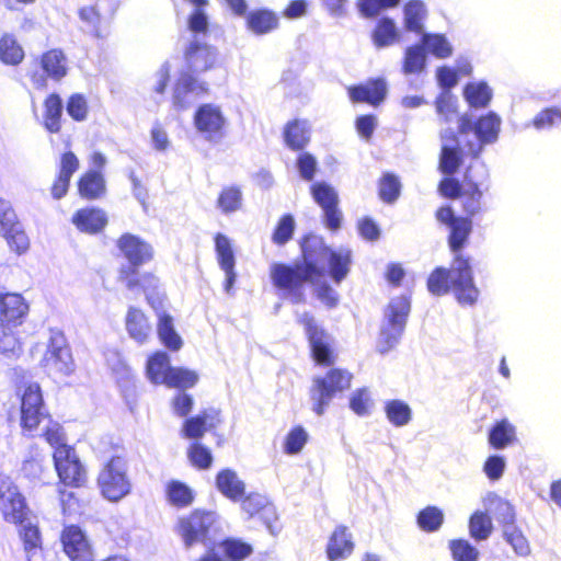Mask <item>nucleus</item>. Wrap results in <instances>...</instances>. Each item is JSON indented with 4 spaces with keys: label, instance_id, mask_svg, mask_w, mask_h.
<instances>
[{
    "label": "nucleus",
    "instance_id": "1",
    "mask_svg": "<svg viewBox=\"0 0 561 561\" xmlns=\"http://www.w3.org/2000/svg\"><path fill=\"white\" fill-rule=\"evenodd\" d=\"M302 262L294 264L275 262L270 266L271 282L291 304L306 301L305 285L324 276L325 265L331 278L340 284L348 274L352 262L350 249L329 248L321 238H307L302 245Z\"/></svg>",
    "mask_w": 561,
    "mask_h": 561
},
{
    "label": "nucleus",
    "instance_id": "2",
    "mask_svg": "<svg viewBox=\"0 0 561 561\" xmlns=\"http://www.w3.org/2000/svg\"><path fill=\"white\" fill-rule=\"evenodd\" d=\"M448 238L450 250L456 254L449 268L436 267L428 276L427 288L436 296L453 291L461 306H473L479 298V289L473 280V273L468 257L458 252L465 247L472 231L469 218H458L453 224Z\"/></svg>",
    "mask_w": 561,
    "mask_h": 561
},
{
    "label": "nucleus",
    "instance_id": "3",
    "mask_svg": "<svg viewBox=\"0 0 561 561\" xmlns=\"http://www.w3.org/2000/svg\"><path fill=\"white\" fill-rule=\"evenodd\" d=\"M502 119L494 113L489 112L479 117L476 122L469 115H462L458 118V129L461 136L473 134L474 140H468L465 144L467 153L473 158H478L484 146L492 145L497 141L501 131Z\"/></svg>",
    "mask_w": 561,
    "mask_h": 561
},
{
    "label": "nucleus",
    "instance_id": "4",
    "mask_svg": "<svg viewBox=\"0 0 561 561\" xmlns=\"http://www.w3.org/2000/svg\"><path fill=\"white\" fill-rule=\"evenodd\" d=\"M411 310V302L407 296H398L390 300L383 311L377 348L385 354L394 348L404 332L407 320Z\"/></svg>",
    "mask_w": 561,
    "mask_h": 561
},
{
    "label": "nucleus",
    "instance_id": "5",
    "mask_svg": "<svg viewBox=\"0 0 561 561\" xmlns=\"http://www.w3.org/2000/svg\"><path fill=\"white\" fill-rule=\"evenodd\" d=\"M146 373L148 379L156 386H195L199 381L195 370L172 367L169 355L161 351L148 358Z\"/></svg>",
    "mask_w": 561,
    "mask_h": 561
},
{
    "label": "nucleus",
    "instance_id": "6",
    "mask_svg": "<svg viewBox=\"0 0 561 561\" xmlns=\"http://www.w3.org/2000/svg\"><path fill=\"white\" fill-rule=\"evenodd\" d=\"M131 480L127 472V462L119 456L112 457L100 470L98 488L104 499L118 502L131 492Z\"/></svg>",
    "mask_w": 561,
    "mask_h": 561
},
{
    "label": "nucleus",
    "instance_id": "7",
    "mask_svg": "<svg viewBox=\"0 0 561 561\" xmlns=\"http://www.w3.org/2000/svg\"><path fill=\"white\" fill-rule=\"evenodd\" d=\"M41 365L48 375L55 377L68 376L75 370L70 347L61 332L51 331Z\"/></svg>",
    "mask_w": 561,
    "mask_h": 561
},
{
    "label": "nucleus",
    "instance_id": "8",
    "mask_svg": "<svg viewBox=\"0 0 561 561\" xmlns=\"http://www.w3.org/2000/svg\"><path fill=\"white\" fill-rule=\"evenodd\" d=\"M215 520L214 513L198 511L192 513L187 518L181 519L180 535L185 546L188 548L196 542H202L211 550L215 545V539L211 537Z\"/></svg>",
    "mask_w": 561,
    "mask_h": 561
},
{
    "label": "nucleus",
    "instance_id": "9",
    "mask_svg": "<svg viewBox=\"0 0 561 561\" xmlns=\"http://www.w3.org/2000/svg\"><path fill=\"white\" fill-rule=\"evenodd\" d=\"M116 245L122 255L128 262V266L122 267V277L136 274L137 270L149 262L153 256L152 247L140 239L138 236L131 233H124L116 242Z\"/></svg>",
    "mask_w": 561,
    "mask_h": 561
},
{
    "label": "nucleus",
    "instance_id": "10",
    "mask_svg": "<svg viewBox=\"0 0 561 561\" xmlns=\"http://www.w3.org/2000/svg\"><path fill=\"white\" fill-rule=\"evenodd\" d=\"M53 457L60 482L76 488L84 482L85 469L72 447L59 446L54 451Z\"/></svg>",
    "mask_w": 561,
    "mask_h": 561
},
{
    "label": "nucleus",
    "instance_id": "11",
    "mask_svg": "<svg viewBox=\"0 0 561 561\" xmlns=\"http://www.w3.org/2000/svg\"><path fill=\"white\" fill-rule=\"evenodd\" d=\"M0 511L7 522L14 524H23L27 515L24 496L4 474H0Z\"/></svg>",
    "mask_w": 561,
    "mask_h": 561
},
{
    "label": "nucleus",
    "instance_id": "12",
    "mask_svg": "<svg viewBox=\"0 0 561 561\" xmlns=\"http://www.w3.org/2000/svg\"><path fill=\"white\" fill-rule=\"evenodd\" d=\"M297 318L298 322L304 325L316 363L322 365L331 364L333 356L329 334H327L309 312L297 313Z\"/></svg>",
    "mask_w": 561,
    "mask_h": 561
},
{
    "label": "nucleus",
    "instance_id": "13",
    "mask_svg": "<svg viewBox=\"0 0 561 561\" xmlns=\"http://www.w3.org/2000/svg\"><path fill=\"white\" fill-rule=\"evenodd\" d=\"M0 234L15 252L23 253L28 249V238L11 203L4 198H0Z\"/></svg>",
    "mask_w": 561,
    "mask_h": 561
},
{
    "label": "nucleus",
    "instance_id": "14",
    "mask_svg": "<svg viewBox=\"0 0 561 561\" xmlns=\"http://www.w3.org/2000/svg\"><path fill=\"white\" fill-rule=\"evenodd\" d=\"M311 195L323 210L327 228L333 231L337 230L342 222V213L337 207V192L327 182H316L311 185Z\"/></svg>",
    "mask_w": 561,
    "mask_h": 561
},
{
    "label": "nucleus",
    "instance_id": "15",
    "mask_svg": "<svg viewBox=\"0 0 561 561\" xmlns=\"http://www.w3.org/2000/svg\"><path fill=\"white\" fill-rule=\"evenodd\" d=\"M225 123L221 110L214 104L201 105L194 115L197 131L208 141L217 142L222 138Z\"/></svg>",
    "mask_w": 561,
    "mask_h": 561
},
{
    "label": "nucleus",
    "instance_id": "16",
    "mask_svg": "<svg viewBox=\"0 0 561 561\" xmlns=\"http://www.w3.org/2000/svg\"><path fill=\"white\" fill-rule=\"evenodd\" d=\"M21 396V425L26 431H34L47 414L43 403L41 388H24Z\"/></svg>",
    "mask_w": 561,
    "mask_h": 561
},
{
    "label": "nucleus",
    "instance_id": "17",
    "mask_svg": "<svg viewBox=\"0 0 561 561\" xmlns=\"http://www.w3.org/2000/svg\"><path fill=\"white\" fill-rule=\"evenodd\" d=\"M207 92L208 84L205 81H199L190 71H183L173 89V105L178 110H186Z\"/></svg>",
    "mask_w": 561,
    "mask_h": 561
},
{
    "label": "nucleus",
    "instance_id": "18",
    "mask_svg": "<svg viewBox=\"0 0 561 561\" xmlns=\"http://www.w3.org/2000/svg\"><path fill=\"white\" fill-rule=\"evenodd\" d=\"M215 251L218 264L226 275L224 284L225 291L230 294L237 279V273L234 271L236 257L231 241L226 234L218 232L215 236Z\"/></svg>",
    "mask_w": 561,
    "mask_h": 561
},
{
    "label": "nucleus",
    "instance_id": "19",
    "mask_svg": "<svg viewBox=\"0 0 561 561\" xmlns=\"http://www.w3.org/2000/svg\"><path fill=\"white\" fill-rule=\"evenodd\" d=\"M65 553L71 561H92L90 545L77 526L66 527L61 535Z\"/></svg>",
    "mask_w": 561,
    "mask_h": 561
},
{
    "label": "nucleus",
    "instance_id": "20",
    "mask_svg": "<svg viewBox=\"0 0 561 561\" xmlns=\"http://www.w3.org/2000/svg\"><path fill=\"white\" fill-rule=\"evenodd\" d=\"M187 71L192 73H202L214 67L217 60V49L198 43L197 39L191 42L185 53Z\"/></svg>",
    "mask_w": 561,
    "mask_h": 561
},
{
    "label": "nucleus",
    "instance_id": "21",
    "mask_svg": "<svg viewBox=\"0 0 561 561\" xmlns=\"http://www.w3.org/2000/svg\"><path fill=\"white\" fill-rule=\"evenodd\" d=\"M28 306L20 294L4 293L0 298V321L5 327L22 324Z\"/></svg>",
    "mask_w": 561,
    "mask_h": 561
},
{
    "label": "nucleus",
    "instance_id": "22",
    "mask_svg": "<svg viewBox=\"0 0 561 561\" xmlns=\"http://www.w3.org/2000/svg\"><path fill=\"white\" fill-rule=\"evenodd\" d=\"M129 289H135L136 287H141L148 304L154 309L158 310L162 307L164 294L160 289L159 279L152 274H145L140 277H137L136 274H129L122 277Z\"/></svg>",
    "mask_w": 561,
    "mask_h": 561
},
{
    "label": "nucleus",
    "instance_id": "23",
    "mask_svg": "<svg viewBox=\"0 0 561 561\" xmlns=\"http://www.w3.org/2000/svg\"><path fill=\"white\" fill-rule=\"evenodd\" d=\"M242 510L249 516L260 515L271 533H274L273 523L277 519L276 510L267 497L260 493H250L242 501Z\"/></svg>",
    "mask_w": 561,
    "mask_h": 561
},
{
    "label": "nucleus",
    "instance_id": "24",
    "mask_svg": "<svg viewBox=\"0 0 561 561\" xmlns=\"http://www.w3.org/2000/svg\"><path fill=\"white\" fill-rule=\"evenodd\" d=\"M485 510L491 513L502 529L516 524V511L514 505L494 492H488L482 499Z\"/></svg>",
    "mask_w": 561,
    "mask_h": 561
},
{
    "label": "nucleus",
    "instance_id": "25",
    "mask_svg": "<svg viewBox=\"0 0 561 561\" xmlns=\"http://www.w3.org/2000/svg\"><path fill=\"white\" fill-rule=\"evenodd\" d=\"M220 423L218 411L205 410L196 416L187 419L182 427V435L186 438H201L206 432Z\"/></svg>",
    "mask_w": 561,
    "mask_h": 561
},
{
    "label": "nucleus",
    "instance_id": "26",
    "mask_svg": "<svg viewBox=\"0 0 561 561\" xmlns=\"http://www.w3.org/2000/svg\"><path fill=\"white\" fill-rule=\"evenodd\" d=\"M72 224L81 232L95 234L106 226L107 216L100 208H82L72 216Z\"/></svg>",
    "mask_w": 561,
    "mask_h": 561
},
{
    "label": "nucleus",
    "instance_id": "27",
    "mask_svg": "<svg viewBox=\"0 0 561 561\" xmlns=\"http://www.w3.org/2000/svg\"><path fill=\"white\" fill-rule=\"evenodd\" d=\"M387 94V82L383 79H376L366 84L354 85L348 89V95L353 102H366L378 105Z\"/></svg>",
    "mask_w": 561,
    "mask_h": 561
},
{
    "label": "nucleus",
    "instance_id": "28",
    "mask_svg": "<svg viewBox=\"0 0 561 561\" xmlns=\"http://www.w3.org/2000/svg\"><path fill=\"white\" fill-rule=\"evenodd\" d=\"M354 549V542L352 541V535L348 533L345 526H339L331 535L327 554L329 560L337 561L350 557Z\"/></svg>",
    "mask_w": 561,
    "mask_h": 561
},
{
    "label": "nucleus",
    "instance_id": "29",
    "mask_svg": "<svg viewBox=\"0 0 561 561\" xmlns=\"http://www.w3.org/2000/svg\"><path fill=\"white\" fill-rule=\"evenodd\" d=\"M428 10L422 0H409L403 7V25L405 31L423 34Z\"/></svg>",
    "mask_w": 561,
    "mask_h": 561
},
{
    "label": "nucleus",
    "instance_id": "30",
    "mask_svg": "<svg viewBox=\"0 0 561 561\" xmlns=\"http://www.w3.org/2000/svg\"><path fill=\"white\" fill-rule=\"evenodd\" d=\"M125 327L128 335L135 342L144 344L151 334V325L145 313L135 307H130L125 318Z\"/></svg>",
    "mask_w": 561,
    "mask_h": 561
},
{
    "label": "nucleus",
    "instance_id": "31",
    "mask_svg": "<svg viewBox=\"0 0 561 561\" xmlns=\"http://www.w3.org/2000/svg\"><path fill=\"white\" fill-rule=\"evenodd\" d=\"M216 486L218 491L231 501H240L245 491L244 482L231 469H224L217 473Z\"/></svg>",
    "mask_w": 561,
    "mask_h": 561
},
{
    "label": "nucleus",
    "instance_id": "32",
    "mask_svg": "<svg viewBox=\"0 0 561 561\" xmlns=\"http://www.w3.org/2000/svg\"><path fill=\"white\" fill-rule=\"evenodd\" d=\"M311 127L305 119L288 122L284 128V140L291 150H302L310 141Z\"/></svg>",
    "mask_w": 561,
    "mask_h": 561
},
{
    "label": "nucleus",
    "instance_id": "33",
    "mask_svg": "<svg viewBox=\"0 0 561 561\" xmlns=\"http://www.w3.org/2000/svg\"><path fill=\"white\" fill-rule=\"evenodd\" d=\"M401 38L399 28L393 19L389 16L381 18L373 33L371 39L377 48H385L399 43Z\"/></svg>",
    "mask_w": 561,
    "mask_h": 561
},
{
    "label": "nucleus",
    "instance_id": "34",
    "mask_svg": "<svg viewBox=\"0 0 561 561\" xmlns=\"http://www.w3.org/2000/svg\"><path fill=\"white\" fill-rule=\"evenodd\" d=\"M248 28L256 34L264 35L278 27V16L271 10H252L247 15Z\"/></svg>",
    "mask_w": 561,
    "mask_h": 561
},
{
    "label": "nucleus",
    "instance_id": "35",
    "mask_svg": "<svg viewBox=\"0 0 561 561\" xmlns=\"http://www.w3.org/2000/svg\"><path fill=\"white\" fill-rule=\"evenodd\" d=\"M78 191L85 199L101 198L106 191L105 180L98 170H90L84 173L78 182Z\"/></svg>",
    "mask_w": 561,
    "mask_h": 561
},
{
    "label": "nucleus",
    "instance_id": "36",
    "mask_svg": "<svg viewBox=\"0 0 561 561\" xmlns=\"http://www.w3.org/2000/svg\"><path fill=\"white\" fill-rule=\"evenodd\" d=\"M157 333L160 342L170 351H179L183 341L174 327L173 318L165 313H158Z\"/></svg>",
    "mask_w": 561,
    "mask_h": 561
},
{
    "label": "nucleus",
    "instance_id": "37",
    "mask_svg": "<svg viewBox=\"0 0 561 561\" xmlns=\"http://www.w3.org/2000/svg\"><path fill=\"white\" fill-rule=\"evenodd\" d=\"M64 104L57 93L49 94L44 102V126L51 133L57 134L61 129Z\"/></svg>",
    "mask_w": 561,
    "mask_h": 561
},
{
    "label": "nucleus",
    "instance_id": "38",
    "mask_svg": "<svg viewBox=\"0 0 561 561\" xmlns=\"http://www.w3.org/2000/svg\"><path fill=\"white\" fill-rule=\"evenodd\" d=\"M421 44L425 51L437 59H447L454 53V47L445 34L425 32L422 34Z\"/></svg>",
    "mask_w": 561,
    "mask_h": 561
},
{
    "label": "nucleus",
    "instance_id": "39",
    "mask_svg": "<svg viewBox=\"0 0 561 561\" xmlns=\"http://www.w3.org/2000/svg\"><path fill=\"white\" fill-rule=\"evenodd\" d=\"M502 535L516 556L527 558L531 554L530 542L516 524L502 529Z\"/></svg>",
    "mask_w": 561,
    "mask_h": 561
},
{
    "label": "nucleus",
    "instance_id": "40",
    "mask_svg": "<svg viewBox=\"0 0 561 561\" xmlns=\"http://www.w3.org/2000/svg\"><path fill=\"white\" fill-rule=\"evenodd\" d=\"M426 51L422 44H415L407 47L402 64L404 75L421 73L426 67Z\"/></svg>",
    "mask_w": 561,
    "mask_h": 561
},
{
    "label": "nucleus",
    "instance_id": "41",
    "mask_svg": "<svg viewBox=\"0 0 561 561\" xmlns=\"http://www.w3.org/2000/svg\"><path fill=\"white\" fill-rule=\"evenodd\" d=\"M42 68L51 79L58 81L67 73L66 57L59 49H51L42 57Z\"/></svg>",
    "mask_w": 561,
    "mask_h": 561
},
{
    "label": "nucleus",
    "instance_id": "42",
    "mask_svg": "<svg viewBox=\"0 0 561 561\" xmlns=\"http://www.w3.org/2000/svg\"><path fill=\"white\" fill-rule=\"evenodd\" d=\"M516 438L515 426L507 420H501L495 423L489 433V443L496 449H504Z\"/></svg>",
    "mask_w": 561,
    "mask_h": 561
},
{
    "label": "nucleus",
    "instance_id": "43",
    "mask_svg": "<svg viewBox=\"0 0 561 561\" xmlns=\"http://www.w3.org/2000/svg\"><path fill=\"white\" fill-rule=\"evenodd\" d=\"M463 96L471 107H485L492 99V90L485 82H470L463 89Z\"/></svg>",
    "mask_w": 561,
    "mask_h": 561
},
{
    "label": "nucleus",
    "instance_id": "44",
    "mask_svg": "<svg viewBox=\"0 0 561 561\" xmlns=\"http://www.w3.org/2000/svg\"><path fill=\"white\" fill-rule=\"evenodd\" d=\"M385 413L388 421L397 427L405 426L412 420L410 405L402 400H389L385 404Z\"/></svg>",
    "mask_w": 561,
    "mask_h": 561
},
{
    "label": "nucleus",
    "instance_id": "45",
    "mask_svg": "<svg viewBox=\"0 0 561 561\" xmlns=\"http://www.w3.org/2000/svg\"><path fill=\"white\" fill-rule=\"evenodd\" d=\"M462 150L467 151V148L463 146ZM461 161V149L459 146L442 145L439 169L444 174L453 175L458 170Z\"/></svg>",
    "mask_w": 561,
    "mask_h": 561
},
{
    "label": "nucleus",
    "instance_id": "46",
    "mask_svg": "<svg viewBox=\"0 0 561 561\" xmlns=\"http://www.w3.org/2000/svg\"><path fill=\"white\" fill-rule=\"evenodd\" d=\"M24 53L15 38L3 35L0 39V59L8 65H18L22 61Z\"/></svg>",
    "mask_w": 561,
    "mask_h": 561
},
{
    "label": "nucleus",
    "instance_id": "47",
    "mask_svg": "<svg viewBox=\"0 0 561 561\" xmlns=\"http://www.w3.org/2000/svg\"><path fill=\"white\" fill-rule=\"evenodd\" d=\"M444 523V513L436 506H427L417 515L419 527L427 533L437 531Z\"/></svg>",
    "mask_w": 561,
    "mask_h": 561
},
{
    "label": "nucleus",
    "instance_id": "48",
    "mask_svg": "<svg viewBox=\"0 0 561 561\" xmlns=\"http://www.w3.org/2000/svg\"><path fill=\"white\" fill-rule=\"evenodd\" d=\"M167 495L170 503L179 507L187 506L194 500L192 489L180 481H171L168 483Z\"/></svg>",
    "mask_w": 561,
    "mask_h": 561
},
{
    "label": "nucleus",
    "instance_id": "49",
    "mask_svg": "<svg viewBox=\"0 0 561 561\" xmlns=\"http://www.w3.org/2000/svg\"><path fill=\"white\" fill-rule=\"evenodd\" d=\"M242 193L237 186L225 187L219 194L217 206L224 214H231L240 209Z\"/></svg>",
    "mask_w": 561,
    "mask_h": 561
},
{
    "label": "nucleus",
    "instance_id": "50",
    "mask_svg": "<svg viewBox=\"0 0 561 561\" xmlns=\"http://www.w3.org/2000/svg\"><path fill=\"white\" fill-rule=\"evenodd\" d=\"M435 107L440 123H449L457 113V99L450 92L443 91L436 98Z\"/></svg>",
    "mask_w": 561,
    "mask_h": 561
},
{
    "label": "nucleus",
    "instance_id": "51",
    "mask_svg": "<svg viewBox=\"0 0 561 561\" xmlns=\"http://www.w3.org/2000/svg\"><path fill=\"white\" fill-rule=\"evenodd\" d=\"M493 529L491 518L486 513L474 512L469 520L470 535L478 540H485L489 538Z\"/></svg>",
    "mask_w": 561,
    "mask_h": 561
},
{
    "label": "nucleus",
    "instance_id": "52",
    "mask_svg": "<svg viewBox=\"0 0 561 561\" xmlns=\"http://www.w3.org/2000/svg\"><path fill=\"white\" fill-rule=\"evenodd\" d=\"M79 16L82 22L87 24V30L95 37H105L106 28L101 25V15L95 7H83L79 10Z\"/></svg>",
    "mask_w": 561,
    "mask_h": 561
},
{
    "label": "nucleus",
    "instance_id": "53",
    "mask_svg": "<svg viewBox=\"0 0 561 561\" xmlns=\"http://www.w3.org/2000/svg\"><path fill=\"white\" fill-rule=\"evenodd\" d=\"M449 549L454 561H478L480 557L479 550L465 539L451 540Z\"/></svg>",
    "mask_w": 561,
    "mask_h": 561
},
{
    "label": "nucleus",
    "instance_id": "54",
    "mask_svg": "<svg viewBox=\"0 0 561 561\" xmlns=\"http://www.w3.org/2000/svg\"><path fill=\"white\" fill-rule=\"evenodd\" d=\"M401 184L392 173H385L379 181V196L385 203H393L400 195Z\"/></svg>",
    "mask_w": 561,
    "mask_h": 561
},
{
    "label": "nucleus",
    "instance_id": "55",
    "mask_svg": "<svg viewBox=\"0 0 561 561\" xmlns=\"http://www.w3.org/2000/svg\"><path fill=\"white\" fill-rule=\"evenodd\" d=\"M42 422H44L42 435L45 437L46 442L55 448V450L59 446H68L65 443L62 427L58 422L51 420L48 415L45 420H42Z\"/></svg>",
    "mask_w": 561,
    "mask_h": 561
},
{
    "label": "nucleus",
    "instance_id": "56",
    "mask_svg": "<svg viewBox=\"0 0 561 561\" xmlns=\"http://www.w3.org/2000/svg\"><path fill=\"white\" fill-rule=\"evenodd\" d=\"M350 408L358 416H367L373 411L374 401L365 389H357L350 399Z\"/></svg>",
    "mask_w": 561,
    "mask_h": 561
},
{
    "label": "nucleus",
    "instance_id": "57",
    "mask_svg": "<svg viewBox=\"0 0 561 561\" xmlns=\"http://www.w3.org/2000/svg\"><path fill=\"white\" fill-rule=\"evenodd\" d=\"M561 124V111L557 107L545 108L533 119V126L538 129H549Z\"/></svg>",
    "mask_w": 561,
    "mask_h": 561
},
{
    "label": "nucleus",
    "instance_id": "58",
    "mask_svg": "<svg viewBox=\"0 0 561 561\" xmlns=\"http://www.w3.org/2000/svg\"><path fill=\"white\" fill-rule=\"evenodd\" d=\"M308 440V433L301 427H294L286 436L284 450L288 455L300 453Z\"/></svg>",
    "mask_w": 561,
    "mask_h": 561
},
{
    "label": "nucleus",
    "instance_id": "59",
    "mask_svg": "<svg viewBox=\"0 0 561 561\" xmlns=\"http://www.w3.org/2000/svg\"><path fill=\"white\" fill-rule=\"evenodd\" d=\"M0 353L7 357L19 356L22 351L19 339L11 330H7L4 325L0 328Z\"/></svg>",
    "mask_w": 561,
    "mask_h": 561
},
{
    "label": "nucleus",
    "instance_id": "60",
    "mask_svg": "<svg viewBox=\"0 0 561 561\" xmlns=\"http://www.w3.org/2000/svg\"><path fill=\"white\" fill-rule=\"evenodd\" d=\"M294 230V217L291 215H284L274 230L273 242L279 245L287 243L291 239Z\"/></svg>",
    "mask_w": 561,
    "mask_h": 561
},
{
    "label": "nucleus",
    "instance_id": "61",
    "mask_svg": "<svg viewBox=\"0 0 561 561\" xmlns=\"http://www.w3.org/2000/svg\"><path fill=\"white\" fill-rule=\"evenodd\" d=\"M297 170L302 180L310 182L314 179L318 170V161L314 156L309 152H302L296 161Z\"/></svg>",
    "mask_w": 561,
    "mask_h": 561
},
{
    "label": "nucleus",
    "instance_id": "62",
    "mask_svg": "<svg viewBox=\"0 0 561 561\" xmlns=\"http://www.w3.org/2000/svg\"><path fill=\"white\" fill-rule=\"evenodd\" d=\"M68 115L77 121L82 122L88 115V103L85 98L80 93L72 94L67 102L66 106Z\"/></svg>",
    "mask_w": 561,
    "mask_h": 561
},
{
    "label": "nucleus",
    "instance_id": "63",
    "mask_svg": "<svg viewBox=\"0 0 561 561\" xmlns=\"http://www.w3.org/2000/svg\"><path fill=\"white\" fill-rule=\"evenodd\" d=\"M188 458L199 469H207L213 462L210 450L199 443H194L188 448Z\"/></svg>",
    "mask_w": 561,
    "mask_h": 561
},
{
    "label": "nucleus",
    "instance_id": "64",
    "mask_svg": "<svg viewBox=\"0 0 561 561\" xmlns=\"http://www.w3.org/2000/svg\"><path fill=\"white\" fill-rule=\"evenodd\" d=\"M228 558L238 561L252 553V547L238 539H227L221 543Z\"/></svg>",
    "mask_w": 561,
    "mask_h": 561
}]
</instances>
